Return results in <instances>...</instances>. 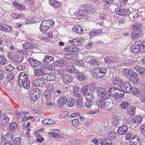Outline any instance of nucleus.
Instances as JSON below:
<instances>
[{
    "label": "nucleus",
    "instance_id": "nucleus-63",
    "mask_svg": "<svg viewBox=\"0 0 145 145\" xmlns=\"http://www.w3.org/2000/svg\"><path fill=\"white\" fill-rule=\"evenodd\" d=\"M14 77L12 74H9L6 77L7 80L12 81Z\"/></svg>",
    "mask_w": 145,
    "mask_h": 145
},
{
    "label": "nucleus",
    "instance_id": "nucleus-61",
    "mask_svg": "<svg viewBox=\"0 0 145 145\" xmlns=\"http://www.w3.org/2000/svg\"><path fill=\"white\" fill-rule=\"evenodd\" d=\"M92 104V101H87L85 103V106L87 108H90Z\"/></svg>",
    "mask_w": 145,
    "mask_h": 145
},
{
    "label": "nucleus",
    "instance_id": "nucleus-3",
    "mask_svg": "<svg viewBox=\"0 0 145 145\" xmlns=\"http://www.w3.org/2000/svg\"><path fill=\"white\" fill-rule=\"evenodd\" d=\"M97 94L103 99L106 100L109 98V95H108L105 88L101 87H98L96 88Z\"/></svg>",
    "mask_w": 145,
    "mask_h": 145
},
{
    "label": "nucleus",
    "instance_id": "nucleus-45",
    "mask_svg": "<svg viewBox=\"0 0 145 145\" xmlns=\"http://www.w3.org/2000/svg\"><path fill=\"white\" fill-rule=\"evenodd\" d=\"M18 85L19 86H22L26 89H28L29 87L30 83L28 80L23 82L21 84L18 83Z\"/></svg>",
    "mask_w": 145,
    "mask_h": 145
},
{
    "label": "nucleus",
    "instance_id": "nucleus-41",
    "mask_svg": "<svg viewBox=\"0 0 145 145\" xmlns=\"http://www.w3.org/2000/svg\"><path fill=\"white\" fill-rule=\"evenodd\" d=\"M142 119L141 116H137L135 118L132 120V122L133 123H138L140 124L142 122Z\"/></svg>",
    "mask_w": 145,
    "mask_h": 145
},
{
    "label": "nucleus",
    "instance_id": "nucleus-7",
    "mask_svg": "<svg viewBox=\"0 0 145 145\" xmlns=\"http://www.w3.org/2000/svg\"><path fill=\"white\" fill-rule=\"evenodd\" d=\"M40 95V92L38 89H35L33 92L31 94L30 100L32 102H35L39 99Z\"/></svg>",
    "mask_w": 145,
    "mask_h": 145
},
{
    "label": "nucleus",
    "instance_id": "nucleus-46",
    "mask_svg": "<svg viewBox=\"0 0 145 145\" xmlns=\"http://www.w3.org/2000/svg\"><path fill=\"white\" fill-rule=\"evenodd\" d=\"M72 44L74 46H77L81 44L80 39L78 38L73 39L71 42Z\"/></svg>",
    "mask_w": 145,
    "mask_h": 145
},
{
    "label": "nucleus",
    "instance_id": "nucleus-55",
    "mask_svg": "<svg viewBox=\"0 0 145 145\" xmlns=\"http://www.w3.org/2000/svg\"><path fill=\"white\" fill-rule=\"evenodd\" d=\"M129 105V103L126 101L123 102L120 105L121 107L123 109H125L127 108Z\"/></svg>",
    "mask_w": 145,
    "mask_h": 145
},
{
    "label": "nucleus",
    "instance_id": "nucleus-43",
    "mask_svg": "<svg viewBox=\"0 0 145 145\" xmlns=\"http://www.w3.org/2000/svg\"><path fill=\"white\" fill-rule=\"evenodd\" d=\"M76 100V105L78 108H81L83 106V97L77 98Z\"/></svg>",
    "mask_w": 145,
    "mask_h": 145
},
{
    "label": "nucleus",
    "instance_id": "nucleus-37",
    "mask_svg": "<svg viewBox=\"0 0 145 145\" xmlns=\"http://www.w3.org/2000/svg\"><path fill=\"white\" fill-rule=\"evenodd\" d=\"M136 108L133 106H130L127 109L129 115L131 116L135 115Z\"/></svg>",
    "mask_w": 145,
    "mask_h": 145
},
{
    "label": "nucleus",
    "instance_id": "nucleus-19",
    "mask_svg": "<svg viewBox=\"0 0 145 145\" xmlns=\"http://www.w3.org/2000/svg\"><path fill=\"white\" fill-rule=\"evenodd\" d=\"M130 79L135 84H138L139 82V78L138 74L135 72L131 75Z\"/></svg>",
    "mask_w": 145,
    "mask_h": 145
},
{
    "label": "nucleus",
    "instance_id": "nucleus-38",
    "mask_svg": "<svg viewBox=\"0 0 145 145\" xmlns=\"http://www.w3.org/2000/svg\"><path fill=\"white\" fill-rule=\"evenodd\" d=\"M101 33V31L100 30H94L89 33V36L90 37L92 38L99 35Z\"/></svg>",
    "mask_w": 145,
    "mask_h": 145
},
{
    "label": "nucleus",
    "instance_id": "nucleus-32",
    "mask_svg": "<svg viewBox=\"0 0 145 145\" xmlns=\"http://www.w3.org/2000/svg\"><path fill=\"white\" fill-rule=\"evenodd\" d=\"M42 77L44 79L49 81L54 80L56 79L55 76L48 74H44Z\"/></svg>",
    "mask_w": 145,
    "mask_h": 145
},
{
    "label": "nucleus",
    "instance_id": "nucleus-29",
    "mask_svg": "<svg viewBox=\"0 0 145 145\" xmlns=\"http://www.w3.org/2000/svg\"><path fill=\"white\" fill-rule=\"evenodd\" d=\"M96 103L98 107L100 108H103L106 105V101L100 99L97 101Z\"/></svg>",
    "mask_w": 145,
    "mask_h": 145
},
{
    "label": "nucleus",
    "instance_id": "nucleus-23",
    "mask_svg": "<svg viewBox=\"0 0 145 145\" xmlns=\"http://www.w3.org/2000/svg\"><path fill=\"white\" fill-rule=\"evenodd\" d=\"M104 60L106 63L113 62L117 61V58L114 56H109L105 57Z\"/></svg>",
    "mask_w": 145,
    "mask_h": 145
},
{
    "label": "nucleus",
    "instance_id": "nucleus-57",
    "mask_svg": "<svg viewBox=\"0 0 145 145\" xmlns=\"http://www.w3.org/2000/svg\"><path fill=\"white\" fill-rule=\"evenodd\" d=\"M72 125L74 127H77L79 125V121L78 119H75L72 120Z\"/></svg>",
    "mask_w": 145,
    "mask_h": 145
},
{
    "label": "nucleus",
    "instance_id": "nucleus-27",
    "mask_svg": "<svg viewBox=\"0 0 145 145\" xmlns=\"http://www.w3.org/2000/svg\"><path fill=\"white\" fill-rule=\"evenodd\" d=\"M8 121V118L7 116L2 114L0 116V124L1 125L5 124Z\"/></svg>",
    "mask_w": 145,
    "mask_h": 145
},
{
    "label": "nucleus",
    "instance_id": "nucleus-35",
    "mask_svg": "<svg viewBox=\"0 0 145 145\" xmlns=\"http://www.w3.org/2000/svg\"><path fill=\"white\" fill-rule=\"evenodd\" d=\"M24 49H30L34 48L36 47V46L29 43L28 42H26L22 44Z\"/></svg>",
    "mask_w": 145,
    "mask_h": 145
},
{
    "label": "nucleus",
    "instance_id": "nucleus-50",
    "mask_svg": "<svg viewBox=\"0 0 145 145\" xmlns=\"http://www.w3.org/2000/svg\"><path fill=\"white\" fill-rule=\"evenodd\" d=\"M120 120L118 118L117 116H115V118L112 121L113 125L117 126L120 123Z\"/></svg>",
    "mask_w": 145,
    "mask_h": 145
},
{
    "label": "nucleus",
    "instance_id": "nucleus-13",
    "mask_svg": "<svg viewBox=\"0 0 145 145\" xmlns=\"http://www.w3.org/2000/svg\"><path fill=\"white\" fill-rule=\"evenodd\" d=\"M78 55L77 54H65L64 57L67 60H75L78 58Z\"/></svg>",
    "mask_w": 145,
    "mask_h": 145
},
{
    "label": "nucleus",
    "instance_id": "nucleus-34",
    "mask_svg": "<svg viewBox=\"0 0 145 145\" xmlns=\"http://www.w3.org/2000/svg\"><path fill=\"white\" fill-rule=\"evenodd\" d=\"M54 61V57L49 55H45L43 59L42 62L44 63H48L50 62H52Z\"/></svg>",
    "mask_w": 145,
    "mask_h": 145
},
{
    "label": "nucleus",
    "instance_id": "nucleus-36",
    "mask_svg": "<svg viewBox=\"0 0 145 145\" xmlns=\"http://www.w3.org/2000/svg\"><path fill=\"white\" fill-rule=\"evenodd\" d=\"M13 140V136L10 133H7L4 136V140L10 142Z\"/></svg>",
    "mask_w": 145,
    "mask_h": 145
},
{
    "label": "nucleus",
    "instance_id": "nucleus-33",
    "mask_svg": "<svg viewBox=\"0 0 145 145\" xmlns=\"http://www.w3.org/2000/svg\"><path fill=\"white\" fill-rule=\"evenodd\" d=\"M67 64L66 61L62 59H60L55 61L54 62V64L59 67H63L65 66Z\"/></svg>",
    "mask_w": 145,
    "mask_h": 145
},
{
    "label": "nucleus",
    "instance_id": "nucleus-6",
    "mask_svg": "<svg viewBox=\"0 0 145 145\" xmlns=\"http://www.w3.org/2000/svg\"><path fill=\"white\" fill-rule=\"evenodd\" d=\"M139 43L140 42L138 41L132 45L130 48L131 51L132 53L135 54L140 52Z\"/></svg>",
    "mask_w": 145,
    "mask_h": 145
},
{
    "label": "nucleus",
    "instance_id": "nucleus-15",
    "mask_svg": "<svg viewBox=\"0 0 145 145\" xmlns=\"http://www.w3.org/2000/svg\"><path fill=\"white\" fill-rule=\"evenodd\" d=\"M72 29L74 32L78 34H81L84 31L83 27L79 25L74 26L72 27Z\"/></svg>",
    "mask_w": 145,
    "mask_h": 145
},
{
    "label": "nucleus",
    "instance_id": "nucleus-12",
    "mask_svg": "<svg viewBox=\"0 0 145 145\" xmlns=\"http://www.w3.org/2000/svg\"><path fill=\"white\" fill-rule=\"evenodd\" d=\"M88 14V12L85 10H81L78 11L76 14V16L79 19H83L87 17Z\"/></svg>",
    "mask_w": 145,
    "mask_h": 145
},
{
    "label": "nucleus",
    "instance_id": "nucleus-53",
    "mask_svg": "<svg viewBox=\"0 0 145 145\" xmlns=\"http://www.w3.org/2000/svg\"><path fill=\"white\" fill-rule=\"evenodd\" d=\"M45 68L48 71H52L55 69V67L54 65L47 64L46 65Z\"/></svg>",
    "mask_w": 145,
    "mask_h": 145
},
{
    "label": "nucleus",
    "instance_id": "nucleus-21",
    "mask_svg": "<svg viewBox=\"0 0 145 145\" xmlns=\"http://www.w3.org/2000/svg\"><path fill=\"white\" fill-rule=\"evenodd\" d=\"M142 31H133L131 36L132 39L136 40L140 38L142 36Z\"/></svg>",
    "mask_w": 145,
    "mask_h": 145
},
{
    "label": "nucleus",
    "instance_id": "nucleus-64",
    "mask_svg": "<svg viewBox=\"0 0 145 145\" xmlns=\"http://www.w3.org/2000/svg\"><path fill=\"white\" fill-rule=\"evenodd\" d=\"M142 135L145 136V125H142L140 127Z\"/></svg>",
    "mask_w": 145,
    "mask_h": 145
},
{
    "label": "nucleus",
    "instance_id": "nucleus-5",
    "mask_svg": "<svg viewBox=\"0 0 145 145\" xmlns=\"http://www.w3.org/2000/svg\"><path fill=\"white\" fill-rule=\"evenodd\" d=\"M115 12L117 14L120 16H124L129 14L131 12L128 9L118 8L115 10Z\"/></svg>",
    "mask_w": 145,
    "mask_h": 145
},
{
    "label": "nucleus",
    "instance_id": "nucleus-39",
    "mask_svg": "<svg viewBox=\"0 0 145 145\" xmlns=\"http://www.w3.org/2000/svg\"><path fill=\"white\" fill-rule=\"evenodd\" d=\"M113 82L114 84L120 87L122 83L121 79L118 77H116L114 79H113Z\"/></svg>",
    "mask_w": 145,
    "mask_h": 145
},
{
    "label": "nucleus",
    "instance_id": "nucleus-30",
    "mask_svg": "<svg viewBox=\"0 0 145 145\" xmlns=\"http://www.w3.org/2000/svg\"><path fill=\"white\" fill-rule=\"evenodd\" d=\"M123 72L127 75L129 76L130 77L131 75L135 72L131 68H125L123 70Z\"/></svg>",
    "mask_w": 145,
    "mask_h": 145
},
{
    "label": "nucleus",
    "instance_id": "nucleus-20",
    "mask_svg": "<svg viewBox=\"0 0 145 145\" xmlns=\"http://www.w3.org/2000/svg\"><path fill=\"white\" fill-rule=\"evenodd\" d=\"M0 30L9 32L12 31V28L11 27L0 24Z\"/></svg>",
    "mask_w": 145,
    "mask_h": 145
},
{
    "label": "nucleus",
    "instance_id": "nucleus-16",
    "mask_svg": "<svg viewBox=\"0 0 145 145\" xmlns=\"http://www.w3.org/2000/svg\"><path fill=\"white\" fill-rule=\"evenodd\" d=\"M43 96L47 101H51L54 99V97L52 96L50 91L47 90L45 91Z\"/></svg>",
    "mask_w": 145,
    "mask_h": 145
},
{
    "label": "nucleus",
    "instance_id": "nucleus-59",
    "mask_svg": "<svg viewBox=\"0 0 145 145\" xmlns=\"http://www.w3.org/2000/svg\"><path fill=\"white\" fill-rule=\"evenodd\" d=\"M21 139L19 137H17L15 138L14 141V145H20Z\"/></svg>",
    "mask_w": 145,
    "mask_h": 145
},
{
    "label": "nucleus",
    "instance_id": "nucleus-8",
    "mask_svg": "<svg viewBox=\"0 0 145 145\" xmlns=\"http://www.w3.org/2000/svg\"><path fill=\"white\" fill-rule=\"evenodd\" d=\"M49 3L50 5L55 9H59L61 8V3L56 0H50Z\"/></svg>",
    "mask_w": 145,
    "mask_h": 145
},
{
    "label": "nucleus",
    "instance_id": "nucleus-42",
    "mask_svg": "<svg viewBox=\"0 0 145 145\" xmlns=\"http://www.w3.org/2000/svg\"><path fill=\"white\" fill-rule=\"evenodd\" d=\"M137 140L135 139H132L130 142V145H141L139 138L138 137L136 138Z\"/></svg>",
    "mask_w": 145,
    "mask_h": 145
},
{
    "label": "nucleus",
    "instance_id": "nucleus-18",
    "mask_svg": "<svg viewBox=\"0 0 145 145\" xmlns=\"http://www.w3.org/2000/svg\"><path fill=\"white\" fill-rule=\"evenodd\" d=\"M28 60L31 65L34 67H38L41 64V62L32 58H29Z\"/></svg>",
    "mask_w": 145,
    "mask_h": 145
},
{
    "label": "nucleus",
    "instance_id": "nucleus-49",
    "mask_svg": "<svg viewBox=\"0 0 145 145\" xmlns=\"http://www.w3.org/2000/svg\"><path fill=\"white\" fill-rule=\"evenodd\" d=\"M131 90L133 94L135 95H139L140 93V91L139 89L137 87L132 88Z\"/></svg>",
    "mask_w": 145,
    "mask_h": 145
},
{
    "label": "nucleus",
    "instance_id": "nucleus-10",
    "mask_svg": "<svg viewBox=\"0 0 145 145\" xmlns=\"http://www.w3.org/2000/svg\"><path fill=\"white\" fill-rule=\"evenodd\" d=\"M67 101V97L64 95H61L57 101V106L59 107L63 106L66 103Z\"/></svg>",
    "mask_w": 145,
    "mask_h": 145
},
{
    "label": "nucleus",
    "instance_id": "nucleus-25",
    "mask_svg": "<svg viewBox=\"0 0 145 145\" xmlns=\"http://www.w3.org/2000/svg\"><path fill=\"white\" fill-rule=\"evenodd\" d=\"M142 24L139 23H135L132 27L133 31H142Z\"/></svg>",
    "mask_w": 145,
    "mask_h": 145
},
{
    "label": "nucleus",
    "instance_id": "nucleus-22",
    "mask_svg": "<svg viewBox=\"0 0 145 145\" xmlns=\"http://www.w3.org/2000/svg\"><path fill=\"white\" fill-rule=\"evenodd\" d=\"M128 129V127L127 126H122L119 127L117 132L120 135H125L127 133Z\"/></svg>",
    "mask_w": 145,
    "mask_h": 145
},
{
    "label": "nucleus",
    "instance_id": "nucleus-1",
    "mask_svg": "<svg viewBox=\"0 0 145 145\" xmlns=\"http://www.w3.org/2000/svg\"><path fill=\"white\" fill-rule=\"evenodd\" d=\"M54 25V22L52 20L43 21L40 24V29L43 33L46 32L47 30L52 28Z\"/></svg>",
    "mask_w": 145,
    "mask_h": 145
},
{
    "label": "nucleus",
    "instance_id": "nucleus-26",
    "mask_svg": "<svg viewBox=\"0 0 145 145\" xmlns=\"http://www.w3.org/2000/svg\"><path fill=\"white\" fill-rule=\"evenodd\" d=\"M66 70L67 72H73L74 73L77 74L78 71L76 69L74 66L69 65L67 66L66 68Z\"/></svg>",
    "mask_w": 145,
    "mask_h": 145
},
{
    "label": "nucleus",
    "instance_id": "nucleus-51",
    "mask_svg": "<svg viewBox=\"0 0 145 145\" xmlns=\"http://www.w3.org/2000/svg\"><path fill=\"white\" fill-rule=\"evenodd\" d=\"M18 127V125L16 123H12L9 125V128L12 130H13L16 129Z\"/></svg>",
    "mask_w": 145,
    "mask_h": 145
},
{
    "label": "nucleus",
    "instance_id": "nucleus-54",
    "mask_svg": "<svg viewBox=\"0 0 145 145\" xmlns=\"http://www.w3.org/2000/svg\"><path fill=\"white\" fill-rule=\"evenodd\" d=\"M135 70L139 72L142 71H145V69L142 67L138 66H136L135 67Z\"/></svg>",
    "mask_w": 145,
    "mask_h": 145
},
{
    "label": "nucleus",
    "instance_id": "nucleus-11",
    "mask_svg": "<svg viewBox=\"0 0 145 145\" xmlns=\"http://www.w3.org/2000/svg\"><path fill=\"white\" fill-rule=\"evenodd\" d=\"M73 88V93L75 97L77 98L82 97L81 90L78 86H74Z\"/></svg>",
    "mask_w": 145,
    "mask_h": 145
},
{
    "label": "nucleus",
    "instance_id": "nucleus-62",
    "mask_svg": "<svg viewBox=\"0 0 145 145\" xmlns=\"http://www.w3.org/2000/svg\"><path fill=\"white\" fill-rule=\"evenodd\" d=\"M103 143L105 145H112V142L109 139H105L103 141Z\"/></svg>",
    "mask_w": 145,
    "mask_h": 145
},
{
    "label": "nucleus",
    "instance_id": "nucleus-2",
    "mask_svg": "<svg viewBox=\"0 0 145 145\" xmlns=\"http://www.w3.org/2000/svg\"><path fill=\"white\" fill-rule=\"evenodd\" d=\"M106 68L103 67L95 68L91 71V74L97 78L102 79L106 73Z\"/></svg>",
    "mask_w": 145,
    "mask_h": 145
},
{
    "label": "nucleus",
    "instance_id": "nucleus-48",
    "mask_svg": "<svg viewBox=\"0 0 145 145\" xmlns=\"http://www.w3.org/2000/svg\"><path fill=\"white\" fill-rule=\"evenodd\" d=\"M140 42V51L142 52L145 51V42H142L140 41H138Z\"/></svg>",
    "mask_w": 145,
    "mask_h": 145
},
{
    "label": "nucleus",
    "instance_id": "nucleus-44",
    "mask_svg": "<svg viewBox=\"0 0 145 145\" xmlns=\"http://www.w3.org/2000/svg\"><path fill=\"white\" fill-rule=\"evenodd\" d=\"M55 121L54 120L49 119H45L42 121V123L43 125H51L54 123Z\"/></svg>",
    "mask_w": 145,
    "mask_h": 145
},
{
    "label": "nucleus",
    "instance_id": "nucleus-47",
    "mask_svg": "<svg viewBox=\"0 0 145 145\" xmlns=\"http://www.w3.org/2000/svg\"><path fill=\"white\" fill-rule=\"evenodd\" d=\"M85 99L87 101H92L93 99L92 94L90 93H85L84 94Z\"/></svg>",
    "mask_w": 145,
    "mask_h": 145
},
{
    "label": "nucleus",
    "instance_id": "nucleus-9",
    "mask_svg": "<svg viewBox=\"0 0 145 145\" xmlns=\"http://www.w3.org/2000/svg\"><path fill=\"white\" fill-rule=\"evenodd\" d=\"M28 75L26 72H20L18 78V83L21 84L23 82L28 80Z\"/></svg>",
    "mask_w": 145,
    "mask_h": 145
},
{
    "label": "nucleus",
    "instance_id": "nucleus-24",
    "mask_svg": "<svg viewBox=\"0 0 145 145\" xmlns=\"http://www.w3.org/2000/svg\"><path fill=\"white\" fill-rule=\"evenodd\" d=\"M33 84L35 86H41L44 84V81L42 78H38L33 81Z\"/></svg>",
    "mask_w": 145,
    "mask_h": 145
},
{
    "label": "nucleus",
    "instance_id": "nucleus-14",
    "mask_svg": "<svg viewBox=\"0 0 145 145\" xmlns=\"http://www.w3.org/2000/svg\"><path fill=\"white\" fill-rule=\"evenodd\" d=\"M62 79L64 83L69 84L72 81L73 77L70 75L66 74L63 76Z\"/></svg>",
    "mask_w": 145,
    "mask_h": 145
},
{
    "label": "nucleus",
    "instance_id": "nucleus-52",
    "mask_svg": "<svg viewBox=\"0 0 145 145\" xmlns=\"http://www.w3.org/2000/svg\"><path fill=\"white\" fill-rule=\"evenodd\" d=\"M75 100L74 99H70L67 102V105L70 107L73 106L74 105Z\"/></svg>",
    "mask_w": 145,
    "mask_h": 145
},
{
    "label": "nucleus",
    "instance_id": "nucleus-17",
    "mask_svg": "<svg viewBox=\"0 0 145 145\" xmlns=\"http://www.w3.org/2000/svg\"><path fill=\"white\" fill-rule=\"evenodd\" d=\"M124 95L125 93L123 92L122 93L115 92V95H114L113 97L118 101L121 102L123 98Z\"/></svg>",
    "mask_w": 145,
    "mask_h": 145
},
{
    "label": "nucleus",
    "instance_id": "nucleus-60",
    "mask_svg": "<svg viewBox=\"0 0 145 145\" xmlns=\"http://www.w3.org/2000/svg\"><path fill=\"white\" fill-rule=\"evenodd\" d=\"M89 62L91 64H93L94 65H99V62L95 59H90L89 60Z\"/></svg>",
    "mask_w": 145,
    "mask_h": 145
},
{
    "label": "nucleus",
    "instance_id": "nucleus-4",
    "mask_svg": "<svg viewBox=\"0 0 145 145\" xmlns=\"http://www.w3.org/2000/svg\"><path fill=\"white\" fill-rule=\"evenodd\" d=\"M120 87L122 90L125 91L127 93H130L132 89V87L129 81L123 82Z\"/></svg>",
    "mask_w": 145,
    "mask_h": 145
},
{
    "label": "nucleus",
    "instance_id": "nucleus-58",
    "mask_svg": "<svg viewBox=\"0 0 145 145\" xmlns=\"http://www.w3.org/2000/svg\"><path fill=\"white\" fill-rule=\"evenodd\" d=\"M76 66H78L83 67L84 66V63L80 60H77L75 61V63Z\"/></svg>",
    "mask_w": 145,
    "mask_h": 145
},
{
    "label": "nucleus",
    "instance_id": "nucleus-28",
    "mask_svg": "<svg viewBox=\"0 0 145 145\" xmlns=\"http://www.w3.org/2000/svg\"><path fill=\"white\" fill-rule=\"evenodd\" d=\"M118 90V89L117 88L114 87H111L108 89V95H109V98L112 96L114 97V95H115V92H117V91Z\"/></svg>",
    "mask_w": 145,
    "mask_h": 145
},
{
    "label": "nucleus",
    "instance_id": "nucleus-31",
    "mask_svg": "<svg viewBox=\"0 0 145 145\" xmlns=\"http://www.w3.org/2000/svg\"><path fill=\"white\" fill-rule=\"evenodd\" d=\"M12 4L15 8H17L19 10H23L25 8V7L24 5L19 3L17 2H13Z\"/></svg>",
    "mask_w": 145,
    "mask_h": 145
},
{
    "label": "nucleus",
    "instance_id": "nucleus-40",
    "mask_svg": "<svg viewBox=\"0 0 145 145\" xmlns=\"http://www.w3.org/2000/svg\"><path fill=\"white\" fill-rule=\"evenodd\" d=\"M44 73V71L41 69H37L34 71L35 76H40L43 75Z\"/></svg>",
    "mask_w": 145,
    "mask_h": 145
},
{
    "label": "nucleus",
    "instance_id": "nucleus-56",
    "mask_svg": "<svg viewBox=\"0 0 145 145\" xmlns=\"http://www.w3.org/2000/svg\"><path fill=\"white\" fill-rule=\"evenodd\" d=\"M139 99L141 102L143 103H145V93H143L140 95L139 96Z\"/></svg>",
    "mask_w": 145,
    "mask_h": 145
}]
</instances>
